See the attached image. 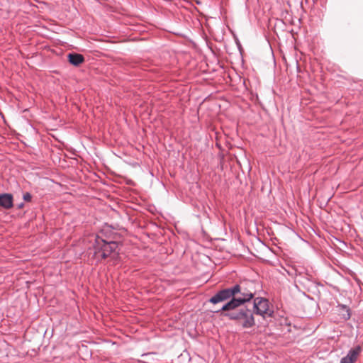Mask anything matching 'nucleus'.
I'll use <instances>...</instances> for the list:
<instances>
[{
	"instance_id": "nucleus-5",
	"label": "nucleus",
	"mask_w": 363,
	"mask_h": 363,
	"mask_svg": "<svg viewBox=\"0 0 363 363\" xmlns=\"http://www.w3.org/2000/svg\"><path fill=\"white\" fill-rule=\"evenodd\" d=\"M360 352L361 347L359 346L351 349L347 354L341 359L340 363H354L357 360Z\"/></svg>"
},
{
	"instance_id": "nucleus-4",
	"label": "nucleus",
	"mask_w": 363,
	"mask_h": 363,
	"mask_svg": "<svg viewBox=\"0 0 363 363\" xmlns=\"http://www.w3.org/2000/svg\"><path fill=\"white\" fill-rule=\"evenodd\" d=\"M253 312L265 318L272 317L274 311L269 310V301L263 297H257L253 301Z\"/></svg>"
},
{
	"instance_id": "nucleus-7",
	"label": "nucleus",
	"mask_w": 363,
	"mask_h": 363,
	"mask_svg": "<svg viewBox=\"0 0 363 363\" xmlns=\"http://www.w3.org/2000/svg\"><path fill=\"white\" fill-rule=\"evenodd\" d=\"M69 62L74 66H79L84 61L82 55L78 53H69L68 55Z\"/></svg>"
},
{
	"instance_id": "nucleus-9",
	"label": "nucleus",
	"mask_w": 363,
	"mask_h": 363,
	"mask_svg": "<svg viewBox=\"0 0 363 363\" xmlns=\"http://www.w3.org/2000/svg\"><path fill=\"white\" fill-rule=\"evenodd\" d=\"M152 354H154V353H147V354H143L142 355L143 357L145 358V359L143 360V362L145 363H153L152 362L150 361V359H149V357L150 356H152Z\"/></svg>"
},
{
	"instance_id": "nucleus-1",
	"label": "nucleus",
	"mask_w": 363,
	"mask_h": 363,
	"mask_svg": "<svg viewBox=\"0 0 363 363\" xmlns=\"http://www.w3.org/2000/svg\"><path fill=\"white\" fill-rule=\"evenodd\" d=\"M255 292L247 289L243 283L236 284L231 287L217 291L209 302L217 304L228 301L221 307V310L234 309L250 302L254 298Z\"/></svg>"
},
{
	"instance_id": "nucleus-3",
	"label": "nucleus",
	"mask_w": 363,
	"mask_h": 363,
	"mask_svg": "<svg viewBox=\"0 0 363 363\" xmlns=\"http://www.w3.org/2000/svg\"><path fill=\"white\" fill-rule=\"evenodd\" d=\"M93 247L94 250V257L98 261L104 259L113 254H118L117 252L118 244L117 242L110 239H104L99 235H96Z\"/></svg>"
},
{
	"instance_id": "nucleus-10",
	"label": "nucleus",
	"mask_w": 363,
	"mask_h": 363,
	"mask_svg": "<svg viewBox=\"0 0 363 363\" xmlns=\"http://www.w3.org/2000/svg\"><path fill=\"white\" fill-rule=\"evenodd\" d=\"M23 199L26 202L31 201L32 196L29 192H26L23 194Z\"/></svg>"
},
{
	"instance_id": "nucleus-6",
	"label": "nucleus",
	"mask_w": 363,
	"mask_h": 363,
	"mask_svg": "<svg viewBox=\"0 0 363 363\" xmlns=\"http://www.w3.org/2000/svg\"><path fill=\"white\" fill-rule=\"evenodd\" d=\"M13 206V196L11 194H0V207L4 209H10Z\"/></svg>"
},
{
	"instance_id": "nucleus-2",
	"label": "nucleus",
	"mask_w": 363,
	"mask_h": 363,
	"mask_svg": "<svg viewBox=\"0 0 363 363\" xmlns=\"http://www.w3.org/2000/svg\"><path fill=\"white\" fill-rule=\"evenodd\" d=\"M215 312H222V315L224 317L239 323L243 328H250L255 325L254 312L250 308H248L245 304L236 307L234 309L221 310L220 308Z\"/></svg>"
},
{
	"instance_id": "nucleus-8",
	"label": "nucleus",
	"mask_w": 363,
	"mask_h": 363,
	"mask_svg": "<svg viewBox=\"0 0 363 363\" xmlns=\"http://www.w3.org/2000/svg\"><path fill=\"white\" fill-rule=\"evenodd\" d=\"M341 307L342 308V309L345 310V311L347 313L346 314L343 315V318L345 320L350 319V310L349 307H347L345 305H342Z\"/></svg>"
},
{
	"instance_id": "nucleus-11",
	"label": "nucleus",
	"mask_w": 363,
	"mask_h": 363,
	"mask_svg": "<svg viewBox=\"0 0 363 363\" xmlns=\"http://www.w3.org/2000/svg\"><path fill=\"white\" fill-rule=\"evenodd\" d=\"M23 206V203H21V204H19L18 208H21Z\"/></svg>"
}]
</instances>
